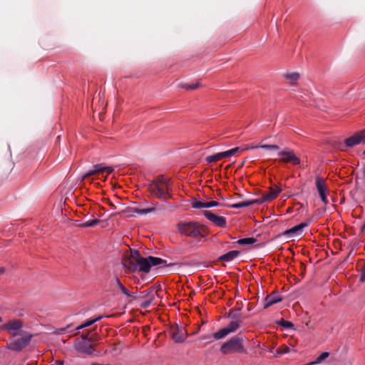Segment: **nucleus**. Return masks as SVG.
<instances>
[{
	"label": "nucleus",
	"instance_id": "cd10ccee",
	"mask_svg": "<svg viewBox=\"0 0 365 365\" xmlns=\"http://www.w3.org/2000/svg\"><path fill=\"white\" fill-rule=\"evenodd\" d=\"M192 207L194 209L207 208V202L203 200L194 199L192 202Z\"/></svg>",
	"mask_w": 365,
	"mask_h": 365
},
{
	"label": "nucleus",
	"instance_id": "412c9836",
	"mask_svg": "<svg viewBox=\"0 0 365 365\" xmlns=\"http://www.w3.org/2000/svg\"><path fill=\"white\" fill-rule=\"evenodd\" d=\"M282 191V189L278 186H276L275 188L271 187L269 192L265 195L267 197V200L271 201L274 199Z\"/></svg>",
	"mask_w": 365,
	"mask_h": 365
},
{
	"label": "nucleus",
	"instance_id": "39448f33",
	"mask_svg": "<svg viewBox=\"0 0 365 365\" xmlns=\"http://www.w3.org/2000/svg\"><path fill=\"white\" fill-rule=\"evenodd\" d=\"M32 337V334H29L16 339L10 340L6 347L14 351H20L30 344Z\"/></svg>",
	"mask_w": 365,
	"mask_h": 365
},
{
	"label": "nucleus",
	"instance_id": "e433bc0d",
	"mask_svg": "<svg viewBox=\"0 0 365 365\" xmlns=\"http://www.w3.org/2000/svg\"><path fill=\"white\" fill-rule=\"evenodd\" d=\"M127 297L132 299L133 300L138 302L139 293L128 291V294L125 295Z\"/></svg>",
	"mask_w": 365,
	"mask_h": 365
},
{
	"label": "nucleus",
	"instance_id": "ea45409f",
	"mask_svg": "<svg viewBox=\"0 0 365 365\" xmlns=\"http://www.w3.org/2000/svg\"><path fill=\"white\" fill-rule=\"evenodd\" d=\"M360 281L361 282H365V263H364V267L361 269Z\"/></svg>",
	"mask_w": 365,
	"mask_h": 365
},
{
	"label": "nucleus",
	"instance_id": "c03bdc74",
	"mask_svg": "<svg viewBox=\"0 0 365 365\" xmlns=\"http://www.w3.org/2000/svg\"><path fill=\"white\" fill-rule=\"evenodd\" d=\"M58 365H63V361H56Z\"/></svg>",
	"mask_w": 365,
	"mask_h": 365
},
{
	"label": "nucleus",
	"instance_id": "a19ab883",
	"mask_svg": "<svg viewBox=\"0 0 365 365\" xmlns=\"http://www.w3.org/2000/svg\"><path fill=\"white\" fill-rule=\"evenodd\" d=\"M218 205H219V203L216 201L207 202V208L217 207Z\"/></svg>",
	"mask_w": 365,
	"mask_h": 365
},
{
	"label": "nucleus",
	"instance_id": "c9c22d12",
	"mask_svg": "<svg viewBox=\"0 0 365 365\" xmlns=\"http://www.w3.org/2000/svg\"><path fill=\"white\" fill-rule=\"evenodd\" d=\"M282 327L286 329H291L294 327V324L289 321H285L282 319V321L279 323Z\"/></svg>",
	"mask_w": 365,
	"mask_h": 365
},
{
	"label": "nucleus",
	"instance_id": "423d86ee",
	"mask_svg": "<svg viewBox=\"0 0 365 365\" xmlns=\"http://www.w3.org/2000/svg\"><path fill=\"white\" fill-rule=\"evenodd\" d=\"M157 292L153 287H150L146 290L139 292L138 302L143 309H147L150 306L155 299Z\"/></svg>",
	"mask_w": 365,
	"mask_h": 365
},
{
	"label": "nucleus",
	"instance_id": "dca6fc26",
	"mask_svg": "<svg viewBox=\"0 0 365 365\" xmlns=\"http://www.w3.org/2000/svg\"><path fill=\"white\" fill-rule=\"evenodd\" d=\"M282 300V297L278 292H272L267 295L262 302L264 309H267L270 306L278 303Z\"/></svg>",
	"mask_w": 365,
	"mask_h": 365
},
{
	"label": "nucleus",
	"instance_id": "37998d69",
	"mask_svg": "<svg viewBox=\"0 0 365 365\" xmlns=\"http://www.w3.org/2000/svg\"><path fill=\"white\" fill-rule=\"evenodd\" d=\"M4 272V269L3 267H0V274Z\"/></svg>",
	"mask_w": 365,
	"mask_h": 365
},
{
	"label": "nucleus",
	"instance_id": "4c0bfd02",
	"mask_svg": "<svg viewBox=\"0 0 365 365\" xmlns=\"http://www.w3.org/2000/svg\"><path fill=\"white\" fill-rule=\"evenodd\" d=\"M138 257H142L140 255V253L137 250H134L131 252V258L132 260L130 262H136V259H138Z\"/></svg>",
	"mask_w": 365,
	"mask_h": 365
},
{
	"label": "nucleus",
	"instance_id": "bb28decb",
	"mask_svg": "<svg viewBox=\"0 0 365 365\" xmlns=\"http://www.w3.org/2000/svg\"><path fill=\"white\" fill-rule=\"evenodd\" d=\"M223 158H224L223 153H222V152H220V153H217L215 155L207 156L205 160L207 163H212L217 162V160H219Z\"/></svg>",
	"mask_w": 365,
	"mask_h": 365
},
{
	"label": "nucleus",
	"instance_id": "7c9ffc66",
	"mask_svg": "<svg viewBox=\"0 0 365 365\" xmlns=\"http://www.w3.org/2000/svg\"><path fill=\"white\" fill-rule=\"evenodd\" d=\"M329 356V352L324 351L322 352L317 359L315 361L309 363V365H315L321 363L322 361L326 359Z\"/></svg>",
	"mask_w": 365,
	"mask_h": 365
},
{
	"label": "nucleus",
	"instance_id": "de8ad7c7",
	"mask_svg": "<svg viewBox=\"0 0 365 365\" xmlns=\"http://www.w3.org/2000/svg\"><path fill=\"white\" fill-rule=\"evenodd\" d=\"M281 354H282V352L277 351V354H276V356H279Z\"/></svg>",
	"mask_w": 365,
	"mask_h": 365
},
{
	"label": "nucleus",
	"instance_id": "2eb2a0df",
	"mask_svg": "<svg viewBox=\"0 0 365 365\" xmlns=\"http://www.w3.org/2000/svg\"><path fill=\"white\" fill-rule=\"evenodd\" d=\"M203 215L207 220H209L216 226L220 227H225L226 226L227 222L225 217L217 216L212 212L207 210L204 211Z\"/></svg>",
	"mask_w": 365,
	"mask_h": 365
},
{
	"label": "nucleus",
	"instance_id": "c756f323",
	"mask_svg": "<svg viewBox=\"0 0 365 365\" xmlns=\"http://www.w3.org/2000/svg\"><path fill=\"white\" fill-rule=\"evenodd\" d=\"M250 148H252V149L262 148L264 150H277L279 149V147L277 145L264 144V145H261L259 146H257V145L251 146Z\"/></svg>",
	"mask_w": 365,
	"mask_h": 365
},
{
	"label": "nucleus",
	"instance_id": "20e7f679",
	"mask_svg": "<svg viewBox=\"0 0 365 365\" xmlns=\"http://www.w3.org/2000/svg\"><path fill=\"white\" fill-rule=\"evenodd\" d=\"M169 334L173 341L178 344L184 342L187 336V330L181 324L172 325Z\"/></svg>",
	"mask_w": 365,
	"mask_h": 365
},
{
	"label": "nucleus",
	"instance_id": "a211bd4d",
	"mask_svg": "<svg viewBox=\"0 0 365 365\" xmlns=\"http://www.w3.org/2000/svg\"><path fill=\"white\" fill-rule=\"evenodd\" d=\"M240 255V252L237 250L230 251L221 256H220L217 259L218 261L230 262L233 261L235 258H237Z\"/></svg>",
	"mask_w": 365,
	"mask_h": 365
},
{
	"label": "nucleus",
	"instance_id": "9b49d317",
	"mask_svg": "<svg viewBox=\"0 0 365 365\" xmlns=\"http://www.w3.org/2000/svg\"><path fill=\"white\" fill-rule=\"evenodd\" d=\"M133 271H142L148 272L150 270V259L148 257H138L136 262H130V267Z\"/></svg>",
	"mask_w": 365,
	"mask_h": 365
},
{
	"label": "nucleus",
	"instance_id": "f03ea898",
	"mask_svg": "<svg viewBox=\"0 0 365 365\" xmlns=\"http://www.w3.org/2000/svg\"><path fill=\"white\" fill-rule=\"evenodd\" d=\"M148 190L153 197L160 200L171 197V195L168 192L167 182L163 179L152 181L149 185Z\"/></svg>",
	"mask_w": 365,
	"mask_h": 365
},
{
	"label": "nucleus",
	"instance_id": "473e14b6",
	"mask_svg": "<svg viewBox=\"0 0 365 365\" xmlns=\"http://www.w3.org/2000/svg\"><path fill=\"white\" fill-rule=\"evenodd\" d=\"M100 222V220L98 219H93V220H88L85 222H83L82 225H81V227H94L96 226L97 224H98Z\"/></svg>",
	"mask_w": 365,
	"mask_h": 365
},
{
	"label": "nucleus",
	"instance_id": "f704fd0d",
	"mask_svg": "<svg viewBox=\"0 0 365 365\" xmlns=\"http://www.w3.org/2000/svg\"><path fill=\"white\" fill-rule=\"evenodd\" d=\"M200 339L202 341H206L207 343H212L214 340H216L215 338V333L213 334L202 335L200 337Z\"/></svg>",
	"mask_w": 365,
	"mask_h": 365
},
{
	"label": "nucleus",
	"instance_id": "6ab92c4d",
	"mask_svg": "<svg viewBox=\"0 0 365 365\" xmlns=\"http://www.w3.org/2000/svg\"><path fill=\"white\" fill-rule=\"evenodd\" d=\"M104 172V165L103 164H96L93 165V168L91 170H89L86 174H84L82 177V179H85L86 178L94 175L96 173Z\"/></svg>",
	"mask_w": 365,
	"mask_h": 365
},
{
	"label": "nucleus",
	"instance_id": "58836bf2",
	"mask_svg": "<svg viewBox=\"0 0 365 365\" xmlns=\"http://www.w3.org/2000/svg\"><path fill=\"white\" fill-rule=\"evenodd\" d=\"M266 199H267L266 196L264 195L262 198L252 200V202H253V205H255V204H262V203H263L264 202H268V200H267Z\"/></svg>",
	"mask_w": 365,
	"mask_h": 365
},
{
	"label": "nucleus",
	"instance_id": "a18cd8bd",
	"mask_svg": "<svg viewBox=\"0 0 365 365\" xmlns=\"http://www.w3.org/2000/svg\"><path fill=\"white\" fill-rule=\"evenodd\" d=\"M362 174H363L364 175H365V165H364V168H363V170H362Z\"/></svg>",
	"mask_w": 365,
	"mask_h": 365
},
{
	"label": "nucleus",
	"instance_id": "5701e85b",
	"mask_svg": "<svg viewBox=\"0 0 365 365\" xmlns=\"http://www.w3.org/2000/svg\"><path fill=\"white\" fill-rule=\"evenodd\" d=\"M228 318L232 319V320L241 321L242 314L240 312V309H232L230 311Z\"/></svg>",
	"mask_w": 365,
	"mask_h": 365
},
{
	"label": "nucleus",
	"instance_id": "9d476101",
	"mask_svg": "<svg viewBox=\"0 0 365 365\" xmlns=\"http://www.w3.org/2000/svg\"><path fill=\"white\" fill-rule=\"evenodd\" d=\"M241 321L232 320L226 327L215 333V339H221L227 335L235 332L240 327Z\"/></svg>",
	"mask_w": 365,
	"mask_h": 365
},
{
	"label": "nucleus",
	"instance_id": "7ed1b4c3",
	"mask_svg": "<svg viewBox=\"0 0 365 365\" xmlns=\"http://www.w3.org/2000/svg\"><path fill=\"white\" fill-rule=\"evenodd\" d=\"M178 231L181 235L196 237L197 236L205 237L199 230L197 225L193 222H180L178 225Z\"/></svg>",
	"mask_w": 365,
	"mask_h": 365
},
{
	"label": "nucleus",
	"instance_id": "6e6552de",
	"mask_svg": "<svg viewBox=\"0 0 365 365\" xmlns=\"http://www.w3.org/2000/svg\"><path fill=\"white\" fill-rule=\"evenodd\" d=\"M74 347L78 352L87 355H92L95 351L90 339L86 336H82L81 339L76 341Z\"/></svg>",
	"mask_w": 365,
	"mask_h": 365
},
{
	"label": "nucleus",
	"instance_id": "0eeeda50",
	"mask_svg": "<svg viewBox=\"0 0 365 365\" xmlns=\"http://www.w3.org/2000/svg\"><path fill=\"white\" fill-rule=\"evenodd\" d=\"M23 327V322L20 319L9 320L0 327L1 330L6 331L11 334L13 337L21 334V330Z\"/></svg>",
	"mask_w": 365,
	"mask_h": 365
},
{
	"label": "nucleus",
	"instance_id": "49530a36",
	"mask_svg": "<svg viewBox=\"0 0 365 365\" xmlns=\"http://www.w3.org/2000/svg\"><path fill=\"white\" fill-rule=\"evenodd\" d=\"M365 230V224L361 227V232H364Z\"/></svg>",
	"mask_w": 365,
	"mask_h": 365
},
{
	"label": "nucleus",
	"instance_id": "4468645a",
	"mask_svg": "<svg viewBox=\"0 0 365 365\" xmlns=\"http://www.w3.org/2000/svg\"><path fill=\"white\" fill-rule=\"evenodd\" d=\"M277 155L282 156L281 161L283 163H292L293 165H299L301 163L300 159L296 156L293 150H282Z\"/></svg>",
	"mask_w": 365,
	"mask_h": 365
},
{
	"label": "nucleus",
	"instance_id": "f8f14e48",
	"mask_svg": "<svg viewBox=\"0 0 365 365\" xmlns=\"http://www.w3.org/2000/svg\"><path fill=\"white\" fill-rule=\"evenodd\" d=\"M309 224L307 222H302L294 227L285 230L282 235L284 236L287 239L294 238L296 237H299L303 232V229L308 227Z\"/></svg>",
	"mask_w": 365,
	"mask_h": 365
},
{
	"label": "nucleus",
	"instance_id": "2f4dec72",
	"mask_svg": "<svg viewBox=\"0 0 365 365\" xmlns=\"http://www.w3.org/2000/svg\"><path fill=\"white\" fill-rule=\"evenodd\" d=\"M115 283L118 289L125 296L128 294V289L120 282L118 277L115 278Z\"/></svg>",
	"mask_w": 365,
	"mask_h": 365
},
{
	"label": "nucleus",
	"instance_id": "c85d7f7f",
	"mask_svg": "<svg viewBox=\"0 0 365 365\" xmlns=\"http://www.w3.org/2000/svg\"><path fill=\"white\" fill-rule=\"evenodd\" d=\"M252 205H253V202H252V200H245L243 202L232 204L230 205V207L235 208V209H238V208H242V207H249Z\"/></svg>",
	"mask_w": 365,
	"mask_h": 365
},
{
	"label": "nucleus",
	"instance_id": "aec40b11",
	"mask_svg": "<svg viewBox=\"0 0 365 365\" xmlns=\"http://www.w3.org/2000/svg\"><path fill=\"white\" fill-rule=\"evenodd\" d=\"M249 148L247 146H245L244 148L240 147H236L232 149H230L227 151L222 152L224 158H230L231 156L235 155L240 152L244 151L245 150H247Z\"/></svg>",
	"mask_w": 365,
	"mask_h": 365
},
{
	"label": "nucleus",
	"instance_id": "ddd939ff",
	"mask_svg": "<svg viewBox=\"0 0 365 365\" xmlns=\"http://www.w3.org/2000/svg\"><path fill=\"white\" fill-rule=\"evenodd\" d=\"M346 146L352 148L355 145L365 143V130L355 133L352 136L346 138L344 141Z\"/></svg>",
	"mask_w": 365,
	"mask_h": 365
},
{
	"label": "nucleus",
	"instance_id": "09e8293b",
	"mask_svg": "<svg viewBox=\"0 0 365 365\" xmlns=\"http://www.w3.org/2000/svg\"><path fill=\"white\" fill-rule=\"evenodd\" d=\"M363 154L365 155V150L363 151Z\"/></svg>",
	"mask_w": 365,
	"mask_h": 365
},
{
	"label": "nucleus",
	"instance_id": "72a5a7b5",
	"mask_svg": "<svg viewBox=\"0 0 365 365\" xmlns=\"http://www.w3.org/2000/svg\"><path fill=\"white\" fill-rule=\"evenodd\" d=\"M200 86V84L198 83H181L180 87L182 88H185L187 90H194Z\"/></svg>",
	"mask_w": 365,
	"mask_h": 365
},
{
	"label": "nucleus",
	"instance_id": "4be33fe9",
	"mask_svg": "<svg viewBox=\"0 0 365 365\" xmlns=\"http://www.w3.org/2000/svg\"><path fill=\"white\" fill-rule=\"evenodd\" d=\"M148 259H150V267H152L153 266L162 265V264L168 266L166 264V261L160 257L149 256Z\"/></svg>",
	"mask_w": 365,
	"mask_h": 365
},
{
	"label": "nucleus",
	"instance_id": "a878e982",
	"mask_svg": "<svg viewBox=\"0 0 365 365\" xmlns=\"http://www.w3.org/2000/svg\"><path fill=\"white\" fill-rule=\"evenodd\" d=\"M257 242V239L254 237H246L237 240V243L241 246L250 245L255 243Z\"/></svg>",
	"mask_w": 365,
	"mask_h": 365
},
{
	"label": "nucleus",
	"instance_id": "f3484780",
	"mask_svg": "<svg viewBox=\"0 0 365 365\" xmlns=\"http://www.w3.org/2000/svg\"><path fill=\"white\" fill-rule=\"evenodd\" d=\"M145 204H149L150 206L145 208L132 207L130 208V212L140 215L155 212L156 209L153 203L145 202Z\"/></svg>",
	"mask_w": 365,
	"mask_h": 365
},
{
	"label": "nucleus",
	"instance_id": "79ce46f5",
	"mask_svg": "<svg viewBox=\"0 0 365 365\" xmlns=\"http://www.w3.org/2000/svg\"><path fill=\"white\" fill-rule=\"evenodd\" d=\"M113 170H114L113 167L104 166V171L107 172L108 173H111Z\"/></svg>",
	"mask_w": 365,
	"mask_h": 365
},
{
	"label": "nucleus",
	"instance_id": "f257e3e1",
	"mask_svg": "<svg viewBox=\"0 0 365 365\" xmlns=\"http://www.w3.org/2000/svg\"><path fill=\"white\" fill-rule=\"evenodd\" d=\"M247 341V339L243 335H237L230 338L228 341L223 343L220 346V351L223 354L230 353H246L243 345V341Z\"/></svg>",
	"mask_w": 365,
	"mask_h": 365
},
{
	"label": "nucleus",
	"instance_id": "393cba45",
	"mask_svg": "<svg viewBox=\"0 0 365 365\" xmlns=\"http://www.w3.org/2000/svg\"><path fill=\"white\" fill-rule=\"evenodd\" d=\"M103 318V316H99V317H96L95 319L87 320L83 324H82L80 326H78L76 328V329L79 330V329H83V328H86V327H88L93 325L96 322L100 321Z\"/></svg>",
	"mask_w": 365,
	"mask_h": 365
},
{
	"label": "nucleus",
	"instance_id": "1a4fd4ad",
	"mask_svg": "<svg viewBox=\"0 0 365 365\" xmlns=\"http://www.w3.org/2000/svg\"><path fill=\"white\" fill-rule=\"evenodd\" d=\"M315 186L322 202L324 205H327L328 204L327 196L329 191L325 180L320 175H317L315 178Z\"/></svg>",
	"mask_w": 365,
	"mask_h": 365
},
{
	"label": "nucleus",
	"instance_id": "b1692460",
	"mask_svg": "<svg viewBox=\"0 0 365 365\" xmlns=\"http://www.w3.org/2000/svg\"><path fill=\"white\" fill-rule=\"evenodd\" d=\"M284 77L289 80L291 85H294L299 78V73L297 72L287 73Z\"/></svg>",
	"mask_w": 365,
	"mask_h": 365
}]
</instances>
